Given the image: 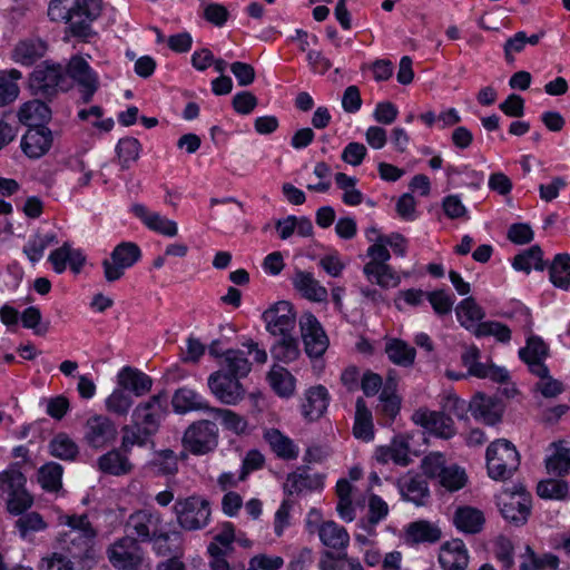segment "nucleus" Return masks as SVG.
<instances>
[{
  "label": "nucleus",
  "mask_w": 570,
  "mask_h": 570,
  "mask_svg": "<svg viewBox=\"0 0 570 570\" xmlns=\"http://www.w3.org/2000/svg\"><path fill=\"white\" fill-rule=\"evenodd\" d=\"M168 414V396L165 392L139 402L131 413L129 425L122 431V450L131 452L132 446H145L158 433Z\"/></svg>",
  "instance_id": "1"
},
{
  "label": "nucleus",
  "mask_w": 570,
  "mask_h": 570,
  "mask_svg": "<svg viewBox=\"0 0 570 570\" xmlns=\"http://www.w3.org/2000/svg\"><path fill=\"white\" fill-rule=\"evenodd\" d=\"M263 320L266 330L275 337L272 348L274 356L296 355L298 341L294 336L296 317L292 305L286 301L277 302L263 313Z\"/></svg>",
  "instance_id": "2"
},
{
  "label": "nucleus",
  "mask_w": 570,
  "mask_h": 570,
  "mask_svg": "<svg viewBox=\"0 0 570 570\" xmlns=\"http://www.w3.org/2000/svg\"><path fill=\"white\" fill-rule=\"evenodd\" d=\"M66 75L71 77V60L66 63L65 69L58 62L45 60L29 75V90L36 97L51 101L60 90L65 89Z\"/></svg>",
  "instance_id": "3"
},
{
  "label": "nucleus",
  "mask_w": 570,
  "mask_h": 570,
  "mask_svg": "<svg viewBox=\"0 0 570 570\" xmlns=\"http://www.w3.org/2000/svg\"><path fill=\"white\" fill-rule=\"evenodd\" d=\"M27 478L18 463L0 472V497L6 500L9 513L20 515L33 504V497L27 490Z\"/></svg>",
  "instance_id": "4"
},
{
  "label": "nucleus",
  "mask_w": 570,
  "mask_h": 570,
  "mask_svg": "<svg viewBox=\"0 0 570 570\" xmlns=\"http://www.w3.org/2000/svg\"><path fill=\"white\" fill-rule=\"evenodd\" d=\"M488 475L495 481L510 479L520 465L517 448L507 439L493 441L487 449Z\"/></svg>",
  "instance_id": "5"
},
{
  "label": "nucleus",
  "mask_w": 570,
  "mask_h": 570,
  "mask_svg": "<svg viewBox=\"0 0 570 570\" xmlns=\"http://www.w3.org/2000/svg\"><path fill=\"white\" fill-rule=\"evenodd\" d=\"M178 525L185 531L205 529L210 522L212 508L207 499L193 494L178 498L174 504Z\"/></svg>",
  "instance_id": "6"
},
{
  "label": "nucleus",
  "mask_w": 570,
  "mask_h": 570,
  "mask_svg": "<svg viewBox=\"0 0 570 570\" xmlns=\"http://www.w3.org/2000/svg\"><path fill=\"white\" fill-rule=\"evenodd\" d=\"M423 473L435 479L446 490L453 492L462 489L466 483L465 471L456 464H449L444 454L432 452L422 460Z\"/></svg>",
  "instance_id": "7"
},
{
  "label": "nucleus",
  "mask_w": 570,
  "mask_h": 570,
  "mask_svg": "<svg viewBox=\"0 0 570 570\" xmlns=\"http://www.w3.org/2000/svg\"><path fill=\"white\" fill-rule=\"evenodd\" d=\"M102 0H73V47L76 43H94L98 32L94 22L102 13Z\"/></svg>",
  "instance_id": "8"
},
{
  "label": "nucleus",
  "mask_w": 570,
  "mask_h": 570,
  "mask_svg": "<svg viewBox=\"0 0 570 570\" xmlns=\"http://www.w3.org/2000/svg\"><path fill=\"white\" fill-rule=\"evenodd\" d=\"M502 517L515 527L523 525L531 513L532 497L522 484H514L498 498Z\"/></svg>",
  "instance_id": "9"
},
{
  "label": "nucleus",
  "mask_w": 570,
  "mask_h": 570,
  "mask_svg": "<svg viewBox=\"0 0 570 570\" xmlns=\"http://www.w3.org/2000/svg\"><path fill=\"white\" fill-rule=\"evenodd\" d=\"M165 528L163 514L154 508L134 511L125 524L127 537L134 538L139 544L149 542Z\"/></svg>",
  "instance_id": "10"
},
{
  "label": "nucleus",
  "mask_w": 570,
  "mask_h": 570,
  "mask_svg": "<svg viewBox=\"0 0 570 570\" xmlns=\"http://www.w3.org/2000/svg\"><path fill=\"white\" fill-rule=\"evenodd\" d=\"M183 445L194 455L213 452L218 445V428L209 420L191 423L183 436Z\"/></svg>",
  "instance_id": "11"
},
{
  "label": "nucleus",
  "mask_w": 570,
  "mask_h": 570,
  "mask_svg": "<svg viewBox=\"0 0 570 570\" xmlns=\"http://www.w3.org/2000/svg\"><path fill=\"white\" fill-rule=\"evenodd\" d=\"M141 257L139 246L131 242L118 244L110 257L102 261L104 276L108 283H114L125 275V271L134 266Z\"/></svg>",
  "instance_id": "12"
},
{
  "label": "nucleus",
  "mask_w": 570,
  "mask_h": 570,
  "mask_svg": "<svg viewBox=\"0 0 570 570\" xmlns=\"http://www.w3.org/2000/svg\"><path fill=\"white\" fill-rule=\"evenodd\" d=\"M73 560L78 559L80 567H88L95 559L96 530L87 514L73 515Z\"/></svg>",
  "instance_id": "13"
},
{
  "label": "nucleus",
  "mask_w": 570,
  "mask_h": 570,
  "mask_svg": "<svg viewBox=\"0 0 570 570\" xmlns=\"http://www.w3.org/2000/svg\"><path fill=\"white\" fill-rule=\"evenodd\" d=\"M109 562L119 570H138L142 563V549L127 535L115 541L107 550Z\"/></svg>",
  "instance_id": "14"
},
{
  "label": "nucleus",
  "mask_w": 570,
  "mask_h": 570,
  "mask_svg": "<svg viewBox=\"0 0 570 570\" xmlns=\"http://www.w3.org/2000/svg\"><path fill=\"white\" fill-rule=\"evenodd\" d=\"M480 362L479 358H461L462 365L465 371H456L454 368H446L445 375L448 379L458 381L468 376H475L478 379H490L493 382L503 383L509 380V372L505 367L497 366L489 362Z\"/></svg>",
  "instance_id": "15"
},
{
  "label": "nucleus",
  "mask_w": 570,
  "mask_h": 570,
  "mask_svg": "<svg viewBox=\"0 0 570 570\" xmlns=\"http://www.w3.org/2000/svg\"><path fill=\"white\" fill-rule=\"evenodd\" d=\"M299 326L307 356H323L330 341L318 320L312 313H306L302 316Z\"/></svg>",
  "instance_id": "16"
},
{
  "label": "nucleus",
  "mask_w": 570,
  "mask_h": 570,
  "mask_svg": "<svg viewBox=\"0 0 570 570\" xmlns=\"http://www.w3.org/2000/svg\"><path fill=\"white\" fill-rule=\"evenodd\" d=\"M208 386L212 393L226 405H236L245 396L243 384L223 370L209 375Z\"/></svg>",
  "instance_id": "17"
},
{
  "label": "nucleus",
  "mask_w": 570,
  "mask_h": 570,
  "mask_svg": "<svg viewBox=\"0 0 570 570\" xmlns=\"http://www.w3.org/2000/svg\"><path fill=\"white\" fill-rule=\"evenodd\" d=\"M99 86V76L87 60L80 56H73V87L77 88L80 101L90 102Z\"/></svg>",
  "instance_id": "18"
},
{
  "label": "nucleus",
  "mask_w": 570,
  "mask_h": 570,
  "mask_svg": "<svg viewBox=\"0 0 570 570\" xmlns=\"http://www.w3.org/2000/svg\"><path fill=\"white\" fill-rule=\"evenodd\" d=\"M412 420L415 424L439 438L450 439L455 434L454 422L444 412L419 409L413 413Z\"/></svg>",
  "instance_id": "19"
},
{
  "label": "nucleus",
  "mask_w": 570,
  "mask_h": 570,
  "mask_svg": "<svg viewBox=\"0 0 570 570\" xmlns=\"http://www.w3.org/2000/svg\"><path fill=\"white\" fill-rule=\"evenodd\" d=\"M52 141V131L48 126L38 124V126L28 127L20 146L28 158L38 159L50 150Z\"/></svg>",
  "instance_id": "20"
},
{
  "label": "nucleus",
  "mask_w": 570,
  "mask_h": 570,
  "mask_svg": "<svg viewBox=\"0 0 570 570\" xmlns=\"http://www.w3.org/2000/svg\"><path fill=\"white\" fill-rule=\"evenodd\" d=\"M469 407L475 420L495 425L501 422L505 405L495 396L479 393L469 403Z\"/></svg>",
  "instance_id": "21"
},
{
  "label": "nucleus",
  "mask_w": 570,
  "mask_h": 570,
  "mask_svg": "<svg viewBox=\"0 0 570 570\" xmlns=\"http://www.w3.org/2000/svg\"><path fill=\"white\" fill-rule=\"evenodd\" d=\"M117 436V428L111 419L105 415H95L86 423L85 439L92 448H102Z\"/></svg>",
  "instance_id": "22"
},
{
  "label": "nucleus",
  "mask_w": 570,
  "mask_h": 570,
  "mask_svg": "<svg viewBox=\"0 0 570 570\" xmlns=\"http://www.w3.org/2000/svg\"><path fill=\"white\" fill-rule=\"evenodd\" d=\"M324 488V476L320 473H309L307 466L298 468L287 474L284 492L287 495L299 494L303 491H320Z\"/></svg>",
  "instance_id": "23"
},
{
  "label": "nucleus",
  "mask_w": 570,
  "mask_h": 570,
  "mask_svg": "<svg viewBox=\"0 0 570 570\" xmlns=\"http://www.w3.org/2000/svg\"><path fill=\"white\" fill-rule=\"evenodd\" d=\"M441 538V529L428 520H417L409 523L404 528L403 533V541L410 547L417 544H433L439 542Z\"/></svg>",
  "instance_id": "24"
},
{
  "label": "nucleus",
  "mask_w": 570,
  "mask_h": 570,
  "mask_svg": "<svg viewBox=\"0 0 570 570\" xmlns=\"http://www.w3.org/2000/svg\"><path fill=\"white\" fill-rule=\"evenodd\" d=\"M131 212L138 217L144 225L150 230L164 235L166 237H175L178 234V226L175 220H171L157 212L149 210L142 204H135Z\"/></svg>",
  "instance_id": "25"
},
{
  "label": "nucleus",
  "mask_w": 570,
  "mask_h": 570,
  "mask_svg": "<svg viewBox=\"0 0 570 570\" xmlns=\"http://www.w3.org/2000/svg\"><path fill=\"white\" fill-rule=\"evenodd\" d=\"M320 541L334 553L347 552L350 534L347 530L334 521H324L316 527Z\"/></svg>",
  "instance_id": "26"
},
{
  "label": "nucleus",
  "mask_w": 570,
  "mask_h": 570,
  "mask_svg": "<svg viewBox=\"0 0 570 570\" xmlns=\"http://www.w3.org/2000/svg\"><path fill=\"white\" fill-rule=\"evenodd\" d=\"M439 563L442 570H465L469 564V552L461 539L446 541L441 546Z\"/></svg>",
  "instance_id": "27"
},
{
  "label": "nucleus",
  "mask_w": 570,
  "mask_h": 570,
  "mask_svg": "<svg viewBox=\"0 0 570 570\" xmlns=\"http://www.w3.org/2000/svg\"><path fill=\"white\" fill-rule=\"evenodd\" d=\"M379 463L393 462L396 465L407 466L411 462L409 442L401 435L394 436L389 445H381L375 450Z\"/></svg>",
  "instance_id": "28"
},
{
  "label": "nucleus",
  "mask_w": 570,
  "mask_h": 570,
  "mask_svg": "<svg viewBox=\"0 0 570 570\" xmlns=\"http://www.w3.org/2000/svg\"><path fill=\"white\" fill-rule=\"evenodd\" d=\"M331 397L325 386H312L305 393L302 415L309 422L318 420L326 412Z\"/></svg>",
  "instance_id": "29"
},
{
  "label": "nucleus",
  "mask_w": 570,
  "mask_h": 570,
  "mask_svg": "<svg viewBox=\"0 0 570 570\" xmlns=\"http://www.w3.org/2000/svg\"><path fill=\"white\" fill-rule=\"evenodd\" d=\"M294 288L306 299L315 303H326L328 292L312 273L297 271L293 277Z\"/></svg>",
  "instance_id": "30"
},
{
  "label": "nucleus",
  "mask_w": 570,
  "mask_h": 570,
  "mask_svg": "<svg viewBox=\"0 0 570 570\" xmlns=\"http://www.w3.org/2000/svg\"><path fill=\"white\" fill-rule=\"evenodd\" d=\"M48 50V45L40 38L20 40L12 50V59L22 66H32L41 59Z\"/></svg>",
  "instance_id": "31"
},
{
  "label": "nucleus",
  "mask_w": 570,
  "mask_h": 570,
  "mask_svg": "<svg viewBox=\"0 0 570 570\" xmlns=\"http://www.w3.org/2000/svg\"><path fill=\"white\" fill-rule=\"evenodd\" d=\"M117 382L120 387L136 396L147 394L153 386V380L144 372L125 366L117 375Z\"/></svg>",
  "instance_id": "32"
},
{
  "label": "nucleus",
  "mask_w": 570,
  "mask_h": 570,
  "mask_svg": "<svg viewBox=\"0 0 570 570\" xmlns=\"http://www.w3.org/2000/svg\"><path fill=\"white\" fill-rule=\"evenodd\" d=\"M367 507V515L358 520L357 527L367 535L374 537L376 535V525L387 518L390 508L380 495L374 493L368 497Z\"/></svg>",
  "instance_id": "33"
},
{
  "label": "nucleus",
  "mask_w": 570,
  "mask_h": 570,
  "mask_svg": "<svg viewBox=\"0 0 570 570\" xmlns=\"http://www.w3.org/2000/svg\"><path fill=\"white\" fill-rule=\"evenodd\" d=\"M129 453L122 450V444L119 449L108 451L98 459L99 470L116 476L128 474L132 470V464L128 459Z\"/></svg>",
  "instance_id": "34"
},
{
  "label": "nucleus",
  "mask_w": 570,
  "mask_h": 570,
  "mask_svg": "<svg viewBox=\"0 0 570 570\" xmlns=\"http://www.w3.org/2000/svg\"><path fill=\"white\" fill-rule=\"evenodd\" d=\"M174 411L178 414H185L191 411H207L212 409L208 402L196 391L188 387L178 389L171 400Z\"/></svg>",
  "instance_id": "35"
},
{
  "label": "nucleus",
  "mask_w": 570,
  "mask_h": 570,
  "mask_svg": "<svg viewBox=\"0 0 570 570\" xmlns=\"http://www.w3.org/2000/svg\"><path fill=\"white\" fill-rule=\"evenodd\" d=\"M18 117L27 127L47 125L51 119V109L46 101L37 98L24 102L18 111Z\"/></svg>",
  "instance_id": "36"
},
{
  "label": "nucleus",
  "mask_w": 570,
  "mask_h": 570,
  "mask_svg": "<svg viewBox=\"0 0 570 570\" xmlns=\"http://www.w3.org/2000/svg\"><path fill=\"white\" fill-rule=\"evenodd\" d=\"M485 519L481 510L472 507H460L456 509L453 523L456 529L468 534H476L482 531Z\"/></svg>",
  "instance_id": "37"
},
{
  "label": "nucleus",
  "mask_w": 570,
  "mask_h": 570,
  "mask_svg": "<svg viewBox=\"0 0 570 570\" xmlns=\"http://www.w3.org/2000/svg\"><path fill=\"white\" fill-rule=\"evenodd\" d=\"M353 435L364 442H370L374 439L372 411L367 407L363 397H357L355 402Z\"/></svg>",
  "instance_id": "38"
},
{
  "label": "nucleus",
  "mask_w": 570,
  "mask_h": 570,
  "mask_svg": "<svg viewBox=\"0 0 570 570\" xmlns=\"http://www.w3.org/2000/svg\"><path fill=\"white\" fill-rule=\"evenodd\" d=\"M363 273L366 279L381 288H394L401 283V276L389 264H365Z\"/></svg>",
  "instance_id": "39"
},
{
  "label": "nucleus",
  "mask_w": 570,
  "mask_h": 570,
  "mask_svg": "<svg viewBox=\"0 0 570 570\" xmlns=\"http://www.w3.org/2000/svg\"><path fill=\"white\" fill-rule=\"evenodd\" d=\"M455 313L460 324L472 333L476 331L482 323L481 320L485 316V312L473 297L462 299L455 307Z\"/></svg>",
  "instance_id": "40"
},
{
  "label": "nucleus",
  "mask_w": 570,
  "mask_h": 570,
  "mask_svg": "<svg viewBox=\"0 0 570 570\" xmlns=\"http://www.w3.org/2000/svg\"><path fill=\"white\" fill-rule=\"evenodd\" d=\"M320 570H365L356 557H350L347 552L334 553L324 550L318 561Z\"/></svg>",
  "instance_id": "41"
},
{
  "label": "nucleus",
  "mask_w": 570,
  "mask_h": 570,
  "mask_svg": "<svg viewBox=\"0 0 570 570\" xmlns=\"http://www.w3.org/2000/svg\"><path fill=\"white\" fill-rule=\"evenodd\" d=\"M265 440L273 452L283 460H295L299 454L298 446L292 439L284 435L276 429H271L265 433Z\"/></svg>",
  "instance_id": "42"
},
{
  "label": "nucleus",
  "mask_w": 570,
  "mask_h": 570,
  "mask_svg": "<svg viewBox=\"0 0 570 570\" xmlns=\"http://www.w3.org/2000/svg\"><path fill=\"white\" fill-rule=\"evenodd\" d=\"M68 534H60L57 542L60 551H53L50 556L41 559L39 570H71V559L69 556V546L67 543Z\"/></svg>",
  "instance_id": "43"
},
{
  "label": "nucleus",
  "mask_w": 570,
  "mask_h": 570,
  "mask_svg": "<svg viewBox=\"0 0 570 570\" xmlns=\"http://www.w3.org/2000/svg\"><path fill=\"white\" fill-rule=\"evenodd\" d=\"M268 381L274 392L282 397H289L295 391V377L283 366L273 365Z\"/></svg>",
  "instance_id": "44"
},
{
  "label": "nucleus",
  "mask_w": 570,
  "mask_h": 570,
  "mask_svg": "<svg viewBox=\"0 0 570 570\" xmlns=\"http://www.w3.org/2000/svg\"><path fill=\"white\" fill-rule=\"evenodd\" d=\"M209 415L219 421L225 430L237 435L245 433L247 430L246 419L232 410L213 407L209 410Z\"/></svg>",
  "instance_id": "45"
},
{
  "label": "nucleus",
  "mask_w": 570,
  "mask_h": 570,
  "mask_svg": "<svg viewBox=\"0 0 570 570\" xmlns=\"http://www.w3.org/2000/svg\"><path fill=\"white\" fill-rule=\"evenodd\" d=\"M550 281L561 289L570 288V255L558 254L550 266Z\"/></svg>",
  "instance_id": "46"
},
{
  "label": "nucleus",
  "mask_w": 570,
  "mask_h": 570,
  "mask_svg": "<svg viewBox=\"0 0 570 570\" xmlns=\"http://www.w3.org/2000/svg\"><path fill=\"white\" fill-rule=\"evenodd\" d=\"M48 17L53 22H65L63 40L71 39V0H50Z\"/></svg>",
  "instance_id": "47"
},
{
  "label": "nucleus",
  "mask_w": 570,
  "mask_h": 570,
  "mask_svg": "<svg viewBox=\"0 0 570 570\" xmlns=\"http://www.w3.org/2000/svg\"><path fill=\"white\" fill-rule=\"evenodd\" d=\"M554 452L546 460L548 473L563 476L570 472V449L553 443Z\"/></svg>",
  "instance_id": "48"
},
{
  "label": "nucleus",
  "mask_w": 570,
  "mask_h": 570,
  "mask_svg": "<svg viewBox=\"0 0 570 570\" xmlns=\"http://www.w3.org/2000/svg\"><path fill=\"white\" fill-rule=\"evenodd\" d=\"M62 466L56 462L42 465L37 473V480L46 491H58L61 488Z\"/></svg>",
  "instance_id": "49"
},
{
  "label": "nucleus",
  "mask_w": 570,
  "mask_h": 570,
  "mask_svg": "<svg viewBox=\"0 0 570 570\" xmlns=\"http://www.w3.org/2000/svg\"><path fill=\"white\" fill-rule=\"evenodd\" d=\"M132 403L131 394L119 385L105 401L107 411L120 416L128 414Z\"/></svg>",
  "instance_id": "50"
},
{
  "label": "nucleus",
  "mask_w": 570,
  "mask_h": 570,
  "mask_svg": "<svg viewBox=\"0 0 570 570\" xmlns=\"http://www.w3.org/2000/svg\"><path fill=\"white\" fill-rule=\"evenodd\" d=\"M512 266L517 271L530 273L532 268L543 269L542 250L539 246H532L513 258Z\"/></svg>",
  "instance_id": "51"
},
{
  "label": "nucleus",
  "mask_w": 570,
  "mask_h": 570,
  "mask_svg": "<svg viewBox=\"0 0 570 570\" xmlns=\"http://www.w3.org/2000/svg\"><path fill=\"white\" fill-rule=\"evenodd\" d=\"M117 156L122 169H128L139 158L140 142L134 137H126L118 141Z\"/></svg>",
  "instance_id": "52"
},
{
  "label": "nucleus",
  "mask_w": 570,
  "mask_h": 570,
  "mask_svg": "<svg viewBox=\"0 0 570 570\" xmlns=\"http://www.w3.org/2000/svg\"><path fill=\"white\" fill-rule=\"evenodd\" d=\"M537 493L542 499L566 500L569 497L568 482L548 479L538 483Z\"/></svg>",
  "instance_id": "53"
},
{
  "label": "nucleus",
  "mask_w": 570,
  "mask_h": 570,
  "mask_svg": "<svg viewBox=\"0 0 570 570\" xmlns=\"http://www.w3.org/2000/svg\"><path fill=\"white\" fill-rule=\"evenodd\" d=\"M401 493L406 501L420 505L423 504L424 499L429 495V489L424 480L413 476L402 484Z\"/></svg>",
  "instance_id": "54"
},
{
  "label": "nucleus",
  "mask_w": 570,
  "mask_h": 570,
  "mask_svg": "<svg viewBox=\"0 0 570 570\" xmlns=\"http://www.w3.org/2000/svg\"><path fill=\"white\" fill-rule=\"evenodd\" d=\"M478 337L494 336L499 342L505 343L511 338L510 328L494 321L482 322L473 333Z\"/></svg>",
  "instance_id": "55"
},
{
  "label": "nucleus",
  "mask_w": 570,
  "mask_h": 570,
  "mask_svg": "<svg viewBox=\"0 0 570 570\" xmlns=\"http://www.w3.org/2000/svg\"><path fill=\"white\" fill-rule=\"evenodd\" d=\"M235 527L232 522H224L218 533L213 537L208 547H215L217 551L232 553L234 550Z\"/></svg>",
  "instance_id": "56"
},
{
  "label": "nucleus",
  "mask_w": 570,
  "mask_h": 570,
  "mask_svg": "<svg viewBox=\"0 0 570 570\" xmlns=\"http://www.w3.org/2000/svg\"><path fill=\"white\" fill-rule=\"evenodd\" d=\"M494 554L497 560L501 563L502 569L509 570L514 564V547L509 538L500 535L495 539Z\"/></svg>",
  "instance_id": "57"
},
{
  "label": "nucleus",
  "mask_w": 570,
  "mask_h": 570,
  "mask_svg": "<svg viewBox=\"0 0 570 570\" xmlns=\"http://www.w3.org/2000/svg\"><path fill=\"white\" fill-rule=\"evenodd\" d=\"M380 411L390 421H393L401 410V399L393 392L384 389L380 394Z\"/></svg>",
  "instance_id": "58"
},
{
  "label": "nucleus",
  "mask_w": 570,
  "mask_h": 570,
  "mask_svg": "<svg viewBox=\"0 0 570 570\" xmlns=\"http://www.w3.org/2000/svg\"><path fill=\"white\" fill-rule=\"evenodd\" d=\"M46 525L42 517L37 512L24 514L16 521V527L19 529L22 538H26L28 532L46 529Z\"/></svg>",
  "instance_id": "59"
},
{
  "label": "nucleus",
  "mask_w": 570,
  "mask_h": 570,
  "mask_svg": "<svg viewBox=\"0 0 570 570\" xmlns=\"http://www.w3.org/2000/svg\"><path fill=\"white\" fill-rule=\"evenodd\" d=\"M53 271L61 274L66 271L67 264H71V244L66 242L60 248L52 250L48 257Z\"/></svg>",
  "instance_id": "60"
},
{
  "label": "nucleus",
  "mask_w": 570,
  "mask_h": 570,
  "mask_svg": "<svg viewBox=\"0 0 570 570\" xmlns=\"http://www.w3.org/2000/svg\"><path fill=\"white\" fill-rule=\"evenodd\" d=\"M258 105V100L250 91H242L233 97L232 106L237 114L248 115Z\"/></svg>",
  "instance_id": "61"
},
{
  "label": "nucleus",
  "mask_w": 570,
  "mask_h": 570,
  "mask_svg": "<svg viewBox=\"0 0 570 570\" xmlns=\"http://www.w3.org/2000/svg\"><path fill=\"white\" fill-rule=\"evenodd\" d=\"M367 154L366 147L361 142H350L342 151V160L354 167L360 166Z\"/></svg>",
  "instance_id": "62"
},
{
  "label": "nucleus",
  "mask_w": 570,
  "mask_h": 570,
  "mask_svg": "<svg viewBox=\"0 0 570 570\" xmlns=\"http://www.w3.org/2000/svg\"><path fill=\"white\" fill-rule=\"evenodd\" d=\"M428 299L431 303L435 313L444 315L451 312L454 299L444 291H435L428 295Z\"/></svg>",
  "instance_id": "63"
},
{
  "label": "nucleus",
  "mask_w": 570,
  "mask_h": 570,
  "mask_svg": "<svg viewBox=\"0 0 570 570\" xmlns=\"http://www.w3.org/2000/svg\"><path fill=\"white\" fill-rule=\"evenodd\" d=\"M51 455L61 460L71 459V440L65 434L56 435L49 444Z\"/></svg>",
  "instance_id": "64"
}]
</instances>
